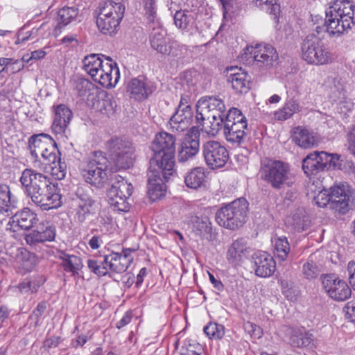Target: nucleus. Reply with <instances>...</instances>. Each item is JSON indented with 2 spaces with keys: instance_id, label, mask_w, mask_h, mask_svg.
I'll list each match as a JSON object with an SVG mask.
<instances>
[{
  "instance_id": "18",
  "label": "nucleus",
  "mask_w": 355,
  "mask_h": 355,
  "mask_svg": "<svg viewBox=\"0 0 355 355\" xmlns=\"http://www.w3.org/2000/svg\"><path fill=\"white\" fill-rule=\"evenodd\" d=\"M38 221L37 214L29 208H24L17 211L7 224V230L17 232L19 230H29Z\"/></svg>"
},
{
  "instance_id": "32",
  "label": "nucleus",
  "mask_w": 355,
  "mask_h": 355,
  "mask_svg": "<svg viewBox=\"0 0 355 355\" xmlns=\"http://www.w3.org/2000/svg\"><path fill=\"white\" fill-rule=\"evenodd\" d=\"M128 92H130L132 98L140 101L146 98L153 92V89L144 78H137L129 83Z\"/></svg>"
},
{
  "instance_id": "48",
  "label": "nucleus",
  "mask_w": 355,
  "mask_h": 355,
  "mask_svg": "<svg viewBox=\"0 0 355 355\" xmlns=\"http://www.w3.org/2000/svg\"><path fill=\"white\" fill-rule=\"evenodd\" d=\"M46 309V304L44 302H40L28 317V322L34 328L37 327L40 323V318Z\"/></svg>"
},
{
  "instance_id": "10",
  "label": "nucleus",
  "mask_w": 355,
  "mask_h": 355,
  "mask_svg": "<svg viewBox=\"0 0 355 355\" xmlns=\"http://www.w3.org/2000/svg\"><path fill=\"white\" fill-rule=\"evenodd\" d=\"M106 148L110 153V162L114 164L110 166L111 172L127 168L132 165L134 148L128 140L112 137L107 142Z\"/></svg>"
},
{
  "instance_id": "13",
  "label": "nucleus",
  "mask_w": 355,
  "mask_h": 355,
  "mask_svg": "<svg viewBox=\"0 0 355 355\" xmlns=\"http://www.w3.org/2000/svg\"><path fill=\"white\" fill-rule=\"evenodd\" d=\"M200 150V133L193 127L185 135L178 151V161L185 163L192 159Z\"/></svg>"
},
{
  "instance_id": "2",
  "label": "nucleus",
  "mask_w": 355,
  "mask_h": 355,
  "mask_svg": "<svg viewBox=\"0 0 355 355\" xmlns=\"http://www.w3.org/2000/svg\"><path fill=\"white\" fill-rule=\"evenodd\" d=\"M26 195L42 210L57 209L62 205L58 187L46 175L31 168L23 171L19 180Z\"/></svg>"
},
{
  "instance_id": "30",
  "label": "nucleus",
  "mask_w": 355,
  "mask_h": 355,
  "mask_svg": "<svg viewBox=\"0 0 355 355\" xmlns=\"http://www.w3.org/2000/svg\"><path fill=\"white\" fill-rule=\"evenodd\" d=\"M289 343L293 347L297 348L312 349L315 347L314 336L309 331L298 329H292Z\"/></svg>"
},
{
  "instance_id": "59",
  "label": "nucleus",
  "mask_w": 355,
  "mask_h": 355,
  "mask_svg": "<svg viewBox=\"0 0 355 355\" xmlns=\"http://www.w3.org/2000/svg\"><path fill=\"white\" fill-rule=\"evenodd\" d=\"M186 349L188 355H200L202 351V346L196 343H189L186 346Z\"/></svg>"
},
{
  "instance_id": "4",
  "label": "nucleus",
  "mask_w": 355,
  "mask_h": 355,
  "mask_svg": "<svg viewBox=\"0 0 355 355\" xmlns=\"http://www.w3.org/2000/svg\"><path fill=\"white\" fill-rule=\"evenodd\" d=\"M144 15L149 28L151 29L149 40L151 47L162 54L166 52V46L170 39L167 38V32L162 25L157 13L156 0H142Z\"/></svg>"
},
{
  "instance_id": "11",
  "label": "nucleus",
  "mask_w": 355,
  "mask_h": 355,
  "mask_svg": "<svg viewBox=\"0 0 355 355\" xmlns=\"http://www.w3.org/2000/svg\"><path fill=\"white\" fill-rule=\"evenodd\" d=\"M96 201L83 188L77 189L72 199L71 209L74 220L79 224L85 223L96 213Z\"/></svg>"
},
{
  "instance_id": "16",
  "label": "nucleus",
  "mask_w": 355,
  "mask_h": 355,
  "mask_svg": "<svg viewBox=\"0 0 355 355\" xmlns=\"http://www.w3.org/2000/svg\"><path fill=\"white\" fill-rule=\"evenodd\" d=\"M245 54H249L259 67H270L277 60L276 49L270 44H258L256 46H248Z\"/></svg>"
},
{
  "instance_id": "14",
  "label": "nucleus",
  "mask_w": 355,
  "mask_h": 355,
  "mask_svg": "<svg viewBox=\"0 0 355 355\" xmlns=\"http://www.w3.org/2000/svg\"><path fill=\"white\" fill-rule=\"evenodd\" d=\"M172 175L165 174L162 167L158 169L149 166L148 193L152 200L155 201L165 195L166 187L164 182L168 181Z\"/></svg>"
},
{
  "instance_id": "55",
  "label": "nucleus",
  "mask_w": 355,
  "mask_h": 355,
  "mask_svg": "<svg viewBox=\"0 0 355 355\" xmlns=\"http://www.w3.org/2000/svg\"><path fill=\"white\" fill-rule=\"evenodd\" d=\"M217 111H212L207 112V114H202V112H196V120L197 123H200V121L215 119V118H225V112L223 113L217 114Z\"/></svg>"
},
{
  "instance_id": "64",
  "label": "nucleus",
  "mask_w": 355,
  "mask_h": 355,
  "mask_svg": "<svg viewBox=\"0 0 355 355\" xmlns=\"http://www.w3.org/2000/svg\"><path fill=\"white\" fill-rule=\"evenodd\" d=\"M349 150L355 155V126L352 128L348 134Z\"/></svg>"
},
{
  "instance_id": "37",
  "label": "nucleus",
  "mask_w": 355,
  "mask_h": 355,
  "mask_svg": "<svg viewBox=\"0 0 355 355\" xmlns=\"http://www.w3.org/2000/svg\"><path fill=\"white\" fill-rule=\"evenodd\" d=\"M15 208V201L11 198L10 187L6 184H0V214L9 216Z\"/></svg>"
},
{
  "instance_id": "42",
  "label": "nucleus",
  "mask_w": 355,
  "mask_h": 355,
  "mask_svg": "<svg viewBox=\"0 0 355 355\" xmlns=\"http://www.w3.org/2000/svg\"><path fill=\"white\" fill-rule=\"evenodd\" d=\"M45 169L58 180L64 179L67 173V165L65 162L61 161L60 155L56 157L54 162L46 166Z\"/></svg>"
},
{
  "instance_id": "20",
  "label": "nucleus",
  "mask_w": 355,
  "mask_h": 355,
  "mask_svg": "<svg viewBox=\"0 0 355 355\" xmlns=\"http://www.w3.org/2000/svg\"><path fill=\"white\" fill-rule=\"evenodd\" d=\"M56 235V229L54 225L49 221H42L39 223L36 229L25 236L26 243L35 245L37 243L53 241Z\"/></svg>"
},
{
  "instance_id": "24",
  "label": "nucleus",
  "mask_w": 355,
  "mask_h": 355,
  "mask_svg": "<svg viewBox=\"0 0 355 355\" xmlns=\"http://www.w3.org/2000/svg\"><path fill=\"white\" fill-rule=\"evenodd\" d=\"M73 113L65 105L60 104L54 107V119L52 130L57 135L65 133L72 119Z\"/></svg>"
},
{
  "instance_id": "8",
  "label": "nucleus",
  "mask_w": 355,
  "mask_h": 355,
  "mask_svg": "<svg viewBox=\"0 0 355 355\" xmlns=\"http://www.w3.org/2000/svg\"><path fill=\"white\" fill-rule=\"evenodd\" d=\"M111 164L102 152H94L81 170L85 180L97 188H103L108 180Z\"/></svg>"
},
{
  "instance_id": "35",
  "label": "nucleus",
  "mask_w": 355,
  "mask_h": 355,
  "mask_svg": "<svg viewBox=\"0 0 355 355\" xmlns=\"http://www.w3.org/2000/svg\"><path fill=\"white\" fill-rule=\"evenodd\" d=\"M110 266V254L100 257L98 259H91L87 260V266L89 269L92 272L100 277L108 275L109 277H111Z\"/></svg>"
},
{
  "instance_id": "27",
  "label": "nucleus",
  "mask_w": 355,
  "mask_h": 355,
  "mask_svg": "<svg viewBox=\"0 0 355 355\" xmlns=\"http://www.w3.org/2000/svg\"><path fill=\"white\" fill-rule=\"evenodd\" d=\"M53 141L50 135L44 133L31 136L28 139V148L32 157L38 158L44 150L48 148L49 150L52 149L51 143Z\"/></svg>"
},
{
  "instance_id": "9",
  "label": "nucleus",
  "mask_w": 355,
  "mask_h": 355,
  "mask_svg": "<svg viewBox=\"0 0 355 355\" xmlns=\"http://www.w3.org/2000/svg\"><path fill=\"white\" fill-rule=\"evenodd\" d=\"M330 190L320 191L314 198L315 204L320 207L329 205L330 209L339 214H346L352 198L350 191L344 185L331 187Z\"/></svg>"
},
{
  "instance_id": "3",
  "label": "nucleus",
  "mask_w": 355,
  "mask_h": 355,
  "mask_svg": "<svg viewBox=\"0 0 355 355\" xmlns=\"http://www.w3.org/2000/svg\"><path fill=\"white\" fill-rule=\"evenodd\" d=\"M150 148L153 153L149 162L150 167L158 169L162 167L165 174L173 175L175 172V137L161 132L156 135Z\"/></svg>"
},
{
  "instance_id": "43",
  "label": "nucleus",
  "mask_w": 355,
  "mask_h": 355,
  "mask_svg": "<svg viewBox=\"0 0 355 355\" xmlns=\"http://www.w3.org/2000/svg\"><path fill=\"white\" fill-rule=\"evenodd\" d=\"M110 270L111 271V277L113 274H121L127 270L129 266L125 260L121 258V254L118 252H112L110 254Z\"/></svg>"
},
{
  "instance_id": "56",
  "label": "nucleus",
  "mask_w": 355,
  "mask_h": 355,
  "mask_svg": "<svg viewBox=\"0 0 355 355\" xmlns=\"http://www.w3.org/2000/svg\"><path fill=\"white\" fill-rule=\"evenodd\" d=\"M112 218L103 213H100L96 218V224L101 227V231L107 230V225L110 224Z\"/></svg>"
},
{
  "instance_id": "46",
  "label": "nucleus",
  "mask_w": 355,
  "mask_h": 355,
  "mask_svg": "<svg viewBox=\"0 0 355 355\" xmlns=\"http://www.w3.org/2000/svg\"><path fill=\"white\" fill-rule=\"evenodd\" d=\"M194 227L200 234L207 239L211 237L212 232L211 223L209 218L206 216L196 217L194 220Z\"/></svg>"
},
{
  "instance_id": "58",
  "label": "nucleus",
  "mask_w": 355,
  "mask_h": 355,
  "mask_svg": "<svg viewBox=\"0 0 355 355\" xmlns=\"http://www.w3.org/2000/svg\"><path fill=\"white\" fill-rule=\"evenodd\" d=\"M347 272L349 282L354 290H355V261H350L347 265Z\"/></svg>"
},
{
  "instance_id": "6",
  "label": "nucleus",
  "mask_w": 355,
  "mask_h": 355,
  "mask_svg": "<svg viewBox=\"0 0 355 355\" xmlns=\"http://www.w3.org/2000/svg\"><path fill=\"white\" fill-rule=\"evenodd\" d=\"M96 25L98 30L105 35L115 34L124 16L125 6L121 2L112 0L99 4Z\"/></svg>"
},
{
  "instance_id": "53",
  "label": "nucleus",
  "mask_w": 355,
  "mask_h": 355,
  "mask_svg": "<svg viewBox=\"0 0 355 355\" xmlns=\"http://www.w3.org/2000/svg\"><path fill=\"white\" fill-rule=\"evenodd\" d=\"M52 149L49 150L46 149L42 152L40 155L43 159L44 164L47 166L50 163L54 162L56 159V157L60 155L58 148L57 144L55 141L51 143Z\"/></svg>"
},
{
  "instance_id": "5",
  "label": "nucleus",
  "mask_w": 355,
  "mask_h": 355,
  "mask_svg": "<svg viewBox=\"0 0 355 355\" xmlns=\"http://www.w3.org/2000/svg\"><path fill=\"white\" fill-rule=\"evenodd\" d=\"M261 178L275 189L291 187L295 183V176L289 165L277 160L266 159L261 164Z\"/></svg>"
},
{
  "instance_id": "44",
  "label": "nucleus",
  "mask_w": 355,
  "mask_h": 355,
  "mask_svg": "<svg viewBox=\"0 0 355 355\" xmlns=\"http://www.w3.org/2000/svg\"><path fill=\"white\" fill-rule=\"evenodd\" d=\"M202 126V130H205L208 134L214 135L218 133L220 130H223L225 125V118H215V119L200 121L197 123Z\"/></svg>"
},
{
  "instance_id": "22",
  "label": "nucleus",
  "mask_w": 355,
  "mask_h": 355,
  "mask_svg": "<svg viewBox=\"0 0 355 355\" xmlns=\"http://www.w3.org/2000/svg\"><path fill=\"white\" fill-rule=\"evenodd\" d=\"M327 157L324 151L314 152L307 155L302 162V169L307 176L316 175L327 168Z\"/></svg>"
},
{
  "instance_id": "34",
  "label": "nucleus",
  "mask_w": 355,
  "mask_h": 355,
  "mask_svg": "<svg viewBox=\"0 0 355 355\" xmlns=\"http://www.w3.org/2000/svg\"><path fill=\"white\" fill-rule=\"evenodd\" d=\"M58 257L62 260L60 265L67 272L71 273L72 276L78 274L79 270L83 268L81 259L76 255L69 254L64 251L58 252Z\"/></svg>"
},
{
  "instance_id": "26",
  "label": "nucleus",
  "mask_w": 355,
  "mask_h": 355,
  "mask_svg": "<svg viewBox=\"0 0 355 355\" xmlns=\"http://www.w3.org/2000/svg\"><path fill=\"white\" fill-rule=\"evenodd\" d=\"M248 132V123H225L223 135L225 139L232 144H241L245 139Z\"/></svg>"
},
{
  "instance_id": "39",
  "label": "nucleus",
  "mask_w": 355,
  "mask_h": 355,
  "mask_svg": "<svg viewBox=\"0 0 355 355\" xmlns=\"http://www.w3.org/2000/svg\"><path fill=\"white\" fill-rule=\"evenodd\" d=\"M132 190L133 187L132 184L124 178L119 176L107 191V196L119 195L123 197H130L132 193Z\"/></svg>"
},
{
  "instance_id": "25",
  "label": "nucleus",
  "mask_w": 355,
  "mask_h": 355,
  "mask_svg": "<svg viewBox=\"0 0 355 355\" xmlns=\"http://www.w3.org/2000/svg\"><path fill=\"white\" fill-rule=\"evenodd\" d=\"M192 121V110L178 107L176 112L170 119V128L174 132H184L189 128Z\"/></svg>"
},
{
  "instance_id": "45",
  "label": "nucleus",
  "mask_w": 355,
  "mask_h": 355,
  "mask_svg": "<svg viewBox=\"0 0 355 355\" xmlns=\"http://www.w3.org/2000/svg\"><path fill=\"white\" fill-rule=\"evenodd\" d=\"M275 250L277 257L281 260L284 261L290 252V244L285 236H281L275 239Z\"/></svg>"
},
{
  "instance_id": "23",
  "label": "nucleus",
  "mask_w": 355,
  "mask_h": 355,
  "mask_svg": "<svg viewBox=\"0 0 355 355\" xmlns=\"http://www.w3.org/2000/svg\"><path fill=\"white\" fill-rule=\"evenodd\" d=\"M227 82L236 92L246 93L250 89L249 76L237 67L227 68Z\"/></svg>"
},
{
  "instance_id": "57",
  "label": "nucleus",
  "mask_w": 355,
  "mask_h": 355,
  "mask_svg": "<svg viewBox=\"0 0 355 355\" xmlns=\"http://www.w3.org/2000/svg\"><path fill=\"white\" fill-rule=\"evenodd\" d=\"M62 339L60 336H52L47 338L43 343L42 347L48 351L51 348L56 347L58 346Z\"/></svg>"
},
{
  "instance_id": "29",
  "label": "nucleus",
  "mask_w": 355,
  "mask_h": 355,
  "mask_svg": "<svg viewBox=\"0 0 355 355\" xmlns=\"http://www.w3.org/2000/svg\"><path fill=\"white\" fill-rule=\"evenodd\" d=\"M248 253L247 243L244 239H238L228 247L226 259L233 265L241 262Z\"/></svg>"
},
{
  "instance_id": "40",
  "label": "nucleus",
  "mask_w": 355,
  "mask_h": 355,
  "mask_svg": "<svg viewBox=\"0 0 355 355\" xmlns=\"http://www.w3.org/2000/svg\"><path fill=\"white\" fill-rule=\"evenodd\" d=\"M101 57L105 58V56L102 54L92 53L84 58L83 60V68L91 77L96 75L98 69L105 61L102 60Z\"/></svg>"
},
{
  "instance_id": "7",
  "label": "nucleus",
  "mask_w": 355,
  "mask_h": 355,
  "mask_svg": "<svg viewBox=\"0 0 355 355\" xmlns=\"http://www.w3.org/2000/svg\"><path fill=\"white\" fill-rule=\"evenodd\" d=\"M248 211V201L241 198L218 209L216 214V221L222 227L235 230L246 222Z\"/></svg>"
},
{
  "instance_id": "28",
  "label": "nucleus",
  "mask_w": 355,
  "mask_h": 355,
  "mask_svg": "<svg viewBox=\"0 0 355 355\" xmlns=\"http://www.w3.org/2000/svg\"><path fill=\"white\" fill-rule=\"evenodd\" d=\"M173 2L171 3L169 10L173 14L174 24L175 26L182 30H187L191 27L196 19L197 13L193 10L187 9L178 10L172 6Z\"/></svg>"
},
{
  "instance_id": "54",
  "label": "nucleus",
  "mask_w": 355,
  "mask_h": 355,
  "mask_svg": "<svg viewBox=\"0 0 355 355\" xmlns=\"http://www.w3.org/2000/svg\"><path fill=\"white\" fill-rule=\"evenodd\" d=\"M243 327L245 331L248 332L254 338H259L261 337L263 334L262 330L257 324L250 322H246L244 323Z\"/></svg>"
},
{
  "instance_id": "19",
  "label": "nucleus",
  "mask_w": 355,
  "mask_h": 355,
  "mask_svg": "<svg viewBox=\"0 0 355 355\" xmlns=\"http://www.w3.org/2000/svg\"><path fill=\"white\" fill-rule=\"evenodd\" d=\"M252 263L256 275L261 277L271 276L276 269L273 257L266 252H254L252 257Z\"/></svg>"
},
{
  "instance_id": "15",
  "label": "nucleus",
  "mask_w": 355,
  "mask_h": 355,
  "mask_svg": "<svg viewBox=\"0 0 355 355\" xmlns=\"http://www.w3.org/2000/svg\"><path fill=\"white\" fill-rule=\"evenodd\" d=\"M105 61L98 69L95 76L92 78L96 83L105 88L114 87L120 78L119 69L115 62L109 57H105Z\"/></svg>"
},
{
  "instance_id": "31",
  "label": "nucleus",
  "mask_w": 355,
  "mask_h": 355,
  "mask_svg": "<svg viewBox=\"0 0 355 355\" xmlns=\"http://www.w3.org/2000/svg\"><path fill=\"white\" fill-rule=\"evenodd\" d=\"M217 111V114L225 112V105L223 101L216 96H205L201 98L197 103L196 112H207Z\"/></svg>"
},
{
  "instance_id": "49",
  "label": "nucleus",
  "mask_w": 355,
  "mask_h": 355,
  "mask_svg": "<svg viewBox=\"0 0 355 355\" xmlns=\"http://www.w3.org/2000/svg\"><path fill=\"white\" fill-rule=\"evenodd\" d=\"M241 122H243V123H248L245 116L239 109L232 107L228 110L227 113L225 114V123H229L231 124V123H234V124H235Z\"/></svg>"
},
{
  "instance_id": "33",
  "label": "nucleus",
  "mask_w": 355,
  "mask_h": 355,
  "mask_svg": "<svg viewBox=\"0 0 355 355\" xmlns=\"http://www.w3.org/2000/svg\"><path fill=\"white\" fill-rule=\"evenodd\" d=\"M292 139L295 144L302 148H312L318 142V139L313 132L301 127L294 129Z\"/></svg>"
},
{
  "instance_id": "60",
  "label": "nucleus",
  "mask_w": 355,
  "mask_h": 355,
  "mask_svg": "<svg viewBox=\"0 0 355 355\" xmlns=\"http://www.w3.org/2000/svg\"><path fill=\"white\" fill-rule=\"evenodd\" d=\"M327 157V167H333L336 168L339 166L340 156L338 154H331L324 152Z\"/></svg>"
},
{
  "instance_id": "47",
  "label": "nucleus",
  "mask_w": 355,
  "mask_h": 355,
  "mask_svg": "<svg viewBox=\"0 0 355 355\" xmlns=\"http://www.w3.org/2000/svg\"><path fill=\"white\" fill-rule=\"evenodd\" d=\"M203 331L209 338L220 339L225 334L223 325L215 322H209Z\"/></svg>"
},
{
  "instance_id": "63",
  "label": "nucleus",
  "mask_w": 355,
  "mask_h": 355,
  "mask_svg": "<svg viewBox=\"0 0 355 355\" xmlns=\"http://www.w3.org/2000/svg\"><path fill=\"white\" fill-rule=\"evenodd\" d=\"M135 250L131 248H123L121 254V258L126 261V263L130 266L133 258L131 257V253Z\"/></svg>"
},
{
  "instance_id": "21",
  "label": "nucleus",
  "mask_w": 355,
  "mask_h": 355,
  "mask_svg": "<svg viewBox=\"0 0 355 355\" xmlns=\"http://www.w3.org/2000/svg\"><path fill=\"white\" fill-rule=\"evenodd\" d=\"M286 93L287 99L284 106L274 112L275 118L278 121L288 119L302 109L299 101L296 98V96L300 94L297 87L290 88Z\"/></svg>"
},
{
  "instance_id": "50",
  "label": "nucleus",
  "mask_w": 355,
  "mask_h": 355,
  "mask_svg": "<svg viewBox=\"0 0 355 355\" xmlns=\"http://www.w3.org/2000/svg\"><path fill=\"white\" fill-rule=\"evenodd\" d=\"M115 196H108L111 206L120 211H127L129 209V203L128 200L130 197H123L119 195Z\"/></svg>"
},
{
  "instance_id": "51",
  "label": "nucleus",
  "mask_w": 355,
  "mask_h": 355,
  "mask_svg": "<svg viewBox=\"0 0 355 355\" xmlns=\"http://www.w3.org/2000/svg\"><path fill=\"white\" fill-rule=\"evenodd\" d=\"M302 273L308 279L316 278L320 273L317 264L313 261H308L303 265Z\"/></svg>"
},
{
  "instance_id": "12",
  "label": "nucleus",
  "mask_w": 355,
  "mask_h": 355,
  "mask_svg": "<svg viewBox=\"0 0 355 355\" xmlns=\"http://www.w3.org/2000/svg\"><path fill=\"white\" fill-rule=\"evenodd\" d=\"M202 150L207 165L211 169L223 167L229 159L228 150L219 141L210 140L205 142Z\"/></svg>"
},
{
  "instance_id": "17",
  "label": "nucleus",
  "mask_w": 355,
  "mask_h": 355,
  "mask_svg": "<svg viewBox=\"0 0 355 355\" xmlns=\"http://www.w3.org/2000/svg\"><path fill=\"white\" fill-rule=\"evenodd\" d=\"M322 285L329 297L337 301H344L351 295V289L343 280L333 275L322 277Z\"/></svg>"
},
{
  "instance_id": "38",
  "label": "nucleus",
  "mask_w": 355,
  "mask_h": 355,
  "mask_svg": "<svg viewBox=\"0 0 355 355\" xmlns=\"http://www.w3.org/2000/svg\"><path fill=\"white\" fill-rule=\"evenodd\" d=\"M78 9L75 6H64L58 12L56 18L57 26L55 31H57L70 24L78 16Z\"/></svg>"
},
{
  "instance_id": "61",
  "label": "nucleus",
  "mask_w": 355,
  "mask_h": 355,
  "mask_svg": "<svg viewBox=\"0 0 355 355\" xmlns=\"http://www.w3.org/2000/svg\"><path fill=\"white\" fill-rule=\"evenodd\" d=\"M346 315L351 319L352 322H355V300H352L346 304L345 306Z\"/></svg>"
},
{
  "instance_id": "41",
  "label": "nucleus",
  "mask_w": 355,
  "mask_h": 355,
  "mask_svg": "<svg viewBox=\"0 0 355 355\" xmlns=\"http://www.w3.org/2000/svg\"><path fill=\"white\" fill-rule=\"evenodd\" d=\"M254 2L256 6L272 16L275 22L278 21L280 6L277 0H254Z\"/></svg>"
},
{
  "instance_id": "62",
  "label": "nucleus",
  "mask_w": 355,
  "mask_h": 355,
  "mask_svg": "<svg viewBox=\"0 0 355 355\" xmlns=\"http://www.w3.org/2000/svg\"><path fill=\"white\" fill-rule=\"evenodd\" d=\"M30 280L25 279L24 282L19 284V288L21 292H28L31 291L32 293L35 292L37 288L35 287V284H33Z\"/></svg>"
},
{
  "instance_id": "36",
  "label": "nucleus",
  "mask_w": 355,
  "mask_h": 355,
  "mask_svg": "<svg viewBox=\"0 0 355 355\" xmlns=\"http://www.w3.org/2000/svg\"><path fill=\"white\" fill-rule=\"evenodd\" d=\"M184 181L188 188L198 189L205 181V168L198 166L191 169L185 174Z\"/></svg>"
},
{
  "instance_id": "52",
  "label": "nucleus",
  "mask_w": 355,
  "mask_h": 355,
  "mask_svg": "<svg viewBox=\"0 0 355 355\" xmlns=\"http://www.w3.org/2000/svg\"><path fill=\"white\" fill-rule=\"evenodd\" d=\"M186 46L180 44L177 41H169L166 46V52L162 53V55H168L171 57H180L183 54V51H186Z\"/></svg>"
},
{
  "instance_id": "1",
  "label": "nucleus",
  "mask_w": 355,
  "mask_h": 355,
  "mask_svg": "<svg viewBox=\"0 0 355 355\" xmlns=\"http://www.w3.org/2000/svg\"><path fill=\"white\" fill-rule=\"evenodd\" d=\"M355 26V7L349 2L337 1L326 11L323 26L306 36L301 45L302 59L309 64L324 65L334 60L333 54L322 40L326 33L338 37Z\"/></svg>"
}]
</instances>
